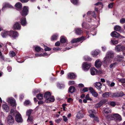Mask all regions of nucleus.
Instances as JSON below:
<instances>
[{"instance_id": "nucleus-1", "label": "nucleus", "mask_w": 125, "mask_h": 125, "mask_svg": "<svg viewBox=\"0 0 125 125\" xmlns=\"http://www.w3.org/2000/svg\"><path fill=\"white\" fill-rule=\"evenodd\" d=\"M106 117L108 120L114 119L116 121L120 122L122 120L121 116L118 114H117L113 115H108Z\"/></svg>"}, {"instance_id": "nucleus-2", "label": "nucleus", "mask_w": 125, "mask_h": 125, "mask_svg": "<svg viewBox=\"0 0 125 125\" xmlns=\"http://www.w3.org/2000/svg\"><path fill=\"white\" fill-rule=\"evenodd\" d=\"M6 121L9 125H12L14 122V119L12 116L10 115H9L6 118Z\"/></svg>"}, {"instance_id": "nucleus-3", "label": "nucleus", "mask_w": 125, "mask_h": 125, "mask_svg": "<svg viewBox=\"0 0 125 125\" xmlns=\"http://www.w3.org/2000/svg\"><path fill=\"white\" fill-rule=\"evenodd\" d=\"M29 11L28 7L24 6L23 7L22 11L20 12L21 15L23 16H25L27 15Z\"/></svg>"}, {"instance_id": "nucleus-4", "label": "nucleus", "mask_w": 125, "mask_h": 125, "mask_svg": "<svg viewBox=\"0 0 125 125\" xmlns=\"http://www.w3.org/2000/svg\"><path fill=\"white\" fill-rule=\"evenodd\" d=\"M7 101L12 106H15L16 105L15 100L13 98H8L7 100Z\"/></svg>"}, {"instance_id": "nucleus-5", "label": "nucleus", "mask_w": 125, "mask_h": 125, "mask_svg": "<svg viewBox=\"0 0 125 125\" xmlns=\"http://www.w3.org/2000/svg\"><path fill=\"white\" fill-rule=\"evenodd\" d=\"M90 67V64L89 63L87 62H84L82 65V69L84 71H87L89 70Z\"/></svg>"}, {"instance_id": "nucleus-6", "label": "nucleus", "mask_w": 125, "mask_h": 125, "mask_svg": "<svg viewBox=\"0 0 125 125\" xmlns=\"http://www.w3.org/2000/svg\"><path fill=\"white\" fill-rule=\"evenodd\" d=\"M115 49L116 51L120 52L125 50V47L124 46L122 45L121 44L118 45L116 46Z\"/></svg>"}, {"instance_id": "nucleus-7", "label": "nucleus", "mask_w": 125, "mask_h": 125, "mask_svg": "<svg viewBox=\"0 0 125 125\" xmlns=\"http://www.w3.org/2000/svg\"><path fill=\"white\" fill-rule=\"evenodd\" d=\"M19 35L18 33L16 31H10L9 36L13 39H15L16 37H18Z\"/></svg>"}, {"instance_id": "nucleus-8", "label": "nucleus", "mask_w": 125, "mask_h": 125, "mask_svg": "<svg viewBox=\"0 0 125 125\" xmlns=\"http://www.w3.org/2000/svg\"><path fill=\"white\" fill-rule=\"evenodd\" d=\"M86 38L83 37L73 39L71 41L72 43L77 42L80 41H83L86 39Z\"/></svg>"}, {"instance_id": "nucleus-9", "label": "nucleus", "mask_w": 125, "mask_h": 125, "mask_svg": "<svg viewBox=\"0 0 125 125\" xmlns=\"http://www.w3.org/2000/svg\"><path fill=\"white\" fill-rule=\"evenodd\" d=\"M107 101V100H101L99 103L95 104V108H97L100 107Z\"/></svg>"}, {"instance_id": "nucleus-10", "label": "nucleus", "mask_w": 125, "mask_h": 125, "mask_svg": "<svg viewBox=\"0 0 125 125\" xmlns=\"http://www.w3.org/2000/svg\"><path fill=\"white\" fill-rule=\"evenodd\" d=\"M15 120L16 121L18 122H22V119L21 114L19 113L16 114L15 116Z\"/></svg>"}, {"instance_id": "nucleus-11", "label": "nucleus", "mask_w": 125, "mask_h": 125, "mask_svg": "<svg viewBox=\"0 0 125 125\" xmlns=\"http://www.w3.org/2000/svg\"><path fill=\"white\" fill-rule=\"evenodd\" d=\"M112 59L108 56H106V55L103 59L104 62L106 64L109 63H111L112 61Z\"/></svg>"}, {"instance_id": "nucleus-12", "label": "nucleus", "mask_w": 125, "mask_h": 125, "mask_svg": "<svg viewBox=\"0 0 125 125\" xmlns=\"http://www.w3.org/2000/svg\"><path fill=\"white\" fill-rule=\"evenodd\" d=\"M103 113L106 114L110 113L111 112V109L108 107H104L103 108Z\"/></svg>"}, {"instance_id": "nucleus-13", "label": "nucleus", "mask_w": 125, "mask_h": 125, "mask_svg": "<svg viewBox=\"0 0 125 125\" xmlns=\"http://www.w3.org/2000/svg\"><path fill=\"white\" fill-rule=\"evenodd\" d=\"M10 32V31H3L1 32V35L3 38L6 37L8 35H9Z\"/></svg>"}, {"instance_id": "nucleus-14", "label": "nucleus", "mask_w": 125, "mask_h": 125, "mask_svg": "<svg viewBox=\"0 0 125 125\" xmlns=\"http://www.w3.org/2000/svg\"><path fill=\"white\" fill-rule=\"evenodd\" d=\"M8 7L10 8H12V6L10 4L8 3H4L3 4V7L1 9V10L3 11H4L5 10L6 8Z\"/></svg>"}, {"instance_id": "nucleus-15", "label": "nucleus", "mask_w": 125, "mask_h": 125, "mask_svg": "<svg viewBox=\"0 0 125 125\" xmlns=\"http://www.w3.org/2000/svg\"><path fill=\"white\" fill-rule=\"evenodd\" d=\"M102 62L100 59L97 60L95 63V67L98 68L100 67L102 65Z\"/></svg>"}, {"instance_id": "nucleus-16", "label": "nucleus", "mask_w": 125, "mask_h": 125, "mask_svg": "<svg viewBox=\"0 0 125 125\" xmlns=\"http://www.w3.org/2000/svg\"><path fill=\"white\" fill-rule=\"evenodd\" d=\"M20 23L23 26H26L27 24L26 19L25 17L21 18L20 20Z\"/></svg>"}, {"instance_id": "nucleus-17", "label": "nucleus", "mask_w": 125, "mask_h": 125, "mask_svg": "<svg viewBox=\"0 0 125 125\" xmlns=\"http://www.w3.org/2000/svg\"><path fill=\"white\" fill-rule=\"evenodd\" d=\"M89 90L91 93L94 97H97L98 95V94L92 87L89 88Z\"/></svg>"}, {"instance_id": "nucleus-18", "label": "nucleus", "mask_w": 125, "mask_h": 125, "mask_svg": "<svg viewBox=\"0 0 125 125\" xmlns=\"http://www.w3.org/2000/svg\"><path fill=\"white\" fill-rule=\"evenodd\" d=\"M21 26L19 23L16 22L13 25V28L14 29L17 30H20L21 29Z\"/></svg>"}, {"instance_id": "nucleus-19", "label": "nucleus", "mask_w": 125, "mask_h": 125, "mask_svg": "<svg viewBox=\"0 0 125 125\" xmlns=\"http://www.w3.org/2000/svg\"><path fill=\"white\" fill-rule=\"evenodd\" d=\"M106 56L112 59L114 57V54L113 52L112 51H108L106 54Z\"/></svg>"}, {"instance_id": "nucleus-20", "label": "nucleus", "mask_w": 125, "mask_h": 125, "mask_svg": "<svg viewBox=\"0 0 125 125\" xmlns=\"http://www.w3.org/2000/svg\"><path fill=\"white\" fill-rule=\"evenodd\" d=\"M111 35L112 37L118 38L120 36V34L115 31L112 32L111 34Z\"/></svg>"}, {"instance_id": "nucleus-21", "label": "nucleus", "mask_w": 125, "mask_h": 125, "mask_svg": "<svg viewBox=\"0 0 125 125\" xmlns=\"http://www.w3.org/2000/svg\"><path fill=\"white\" fill-rule=\"evenodd\" d=\"M100 53V51L99 50H96L92 52L91 54L94 57H95Z\"/></svg>"}, {"instance_id": "nucleus-22", "label": "nucleus", "mask_w": 125, "mask_h": 125, "mask_svg": "<svg viewBox=\"0 0 125 125\" xmlns=\"http://www.w3.org/2000/svg\"><path fill=\"white\" fill-rule=\"evenodd\" d=\"M16 9L18 10H21L22 7V5L21 3L18 2L16 3L15 5Z\"/></svg>"}, {"instance_id": "nucleus-23", "label": "nucleus", "mask_w": 125, "mask_h": 125, "mask_svg": "<svg viewBox=\"0 0 125 125\" xmlns=\"http://www.w3.org/2000/svg\"><path fill=\"white\" fill-rule=\"evenodd\" d=\"M75 32L77 35H80L83 32V31L81 28H77L75 29Z\"/></svg>"}, {"instance_id": "nucleus-24", "label": "nucleus", "mask_w": 125, "mask_h": 125, "mask_svg": "<svg viewBox=\"0 0 125 125\" xmlns=\"http://www.w3.org/2000/svg\"><path fill=\"white\" fill-rule=\"evenodd\" d=\"M2 108L6 112H8L9 111V108L8 106L6 104H3L2 105Z\"/></svg>"}, {"instance_id": "nucleus-25", "label": "nucleus", "mask_w": 125, "mask_h": 125, "mask_svg": "<svg viewBox=\"0 0 125 125\" xmlns=\"http://www.w3.org/2000/svg\"><path fill=\"white\" fill-rule=\"evenodd\" d=\"M90 72L91 75H94L97 74V71L94 68H92L91 69Z\"/></svg>"}, {"instance_id": "nucleus-26", "label": "nucleus", "mask_w": 125, "mask_h": 125, "mask_svg": "<svg viewBox=\"0 0 125 125\" xmlns=\"http://www.w3.org/2000/svg\"><path fill=\"white\" fill-rule=\"evenodd\" d=\"M55 99L53 96H50L47 99L45 100V102L47 103H49L50 102H53L54 101Z\"/></svg>"}, {"instance_id": "nucleus-27", "label": "nucleus", "mask_w": 125, "mask_h": 125, "mask_svg": "<svg viewBox=\"0 0 125 125\" xmlns=\"http://www.w3.org/2000/svg\"><path fill=\"white\" fill-rule=\"evenodd\" d=\"M68 75V78L69 79H73L76 76V75L73 73H70Z\"/></svg>"}, {"instance_id": "nucleus-28", "label": "nucleus", "mask_w": 125, "mask_h": 125, "mask_svg": "<svg viewBox=\"0 0 125 125\" xmlns=\"http://www.w3.org/2000/svg\"><path fill=\"white\" fill-rule=\"evenodd\" d=\"M94 110H90L88 111V112L90 114L89 116L91 117H94V115L93 114L94 113Z\"/></svg>"}, {"instance_id": "nucleus-29", "label": "nucleus", "mask_w": 125, "mask_h": 125, "mask_svg": "<svg viewBox=\"0 0 125 125\" xmlns=\"http://www.w3.org/2000/svg\"><path fill=\"white\" fill-rule=\"evenodd\" d=\"M95 87L98 89H100L102 87V84L100 82H97L95 85Z\"/></svg>"}, {"instance_id": "nucleus-30", "label": "nucleus", "mask_w": 125, "mask_h": 125, "mask_svg": "<svg viewBox=\"0 0 125 125\" xmlns=\"http://www.w3.org/2000/svg\"><path fill=\"white\" fill-rule=\"evenodd\" d=\"M75 91V89L73 86H71L69 89L68 91L71 93H73Z\"/></svg>"}, {"instance_id": "nucleus-31", "label": "nucleus", "mask_w": 125, "mask_h": 125, "mask_svg": "<svg viewBox=\"0 0 125 125\" xmlns=\"http://www.w3.org/2000/svg\"><path fill=\"white\" fill-rule=\"evenodd\" d=\"M83 116V114L80 113V112H79L76 115V117L78 119H80L82 118Z\"/></svg>"}, {"instance_id": "nucleus-32", "label": "nucleus", "mask_w": 125, "mask_h": 125, "mask_svg": "<svg viewBox=\"0 0 125 125\" xmlns=\"http://www.w3.org/2000/svg\"><path fill=\"white\" fill-rule=\"evenodd\" d=\"M51 94L49 92H46L44 95V97L45 98L47 99L48 98H49L51 96Z\"/></svg>"}, {"instance_id": "nucleus-33", "label": "nucleus", "mask_w": 125, "mask_h": 125, "mask_svg": "<svg viewBox=\"0 0 125 125\" xmlns=\"http://www.w3.org/2000/svg\"><path fill=\"white\" fill-rule=\"evenodd\" d=\"M58 37V35L57 34H55L53 35L51 38L52 41H53L55 40H56L57 39Z\"/></svg>"}, {"instance_id": "nucleus-34", "label": "nucleus", "mask_w": 125, "mask_h": 125, "mask_svg": "<svg viewBox=\"0 0 125 125\" xmlns=\"http://www.w3.org/2000/svg\"><path fill=\"white\" fill-rule=\"evenodd\" d=\"M109 92H106L102 94V96L103 97L107 98L109 96Z\"/></svg>"}, {"instance_id": "nucleus-35", "label": "nucleus", "mask_w": 125, "mask_h": 125, "mask_svg": "<svg viewBox=\"0 0 125 125\" xmlns=\"http://www.w3.org/2000/svg\"><path fill=\"white\" fill-rule=\"evenodd\" d=\"M114 29L116 31H120L121 30V27L119 25H116L114 27Z\"/></svg>"}, {"instance_id": "nucleus-36", "label": "nucleus", "mask_w": 125, "mask_h": 125, "mask_svg": "<svg viewBox=\"0 0 125 125\" xmlns=\"http://www.w3.org/2000/svg\"><path fill=\"white\" fill-rule=\"evenodd\" d=\"M110 94L111 95V96L112 97H119V95H118V93H111Z\"/></svg>"}, {"instance_id": "nucleus-37", "label": "nucleus", "mask_w": 125, "mask_h": 125, "mask_svg": "<svg viewBox=\"0 0 125 125\" xmlns=\"http://www.w3.org/2000/svg\"><path fill=\"white\" fill-rule=\"evenodd\" d=\"M18 113H19V112L16 111H14L13 109L11 110L10 111V114L12 115H14L15 114H17Z\"/></svg>"}, {"instance_id": "nucleus-38", "label": "nucleus", "mask_w": 125, "mask_h": 125, "mask_svg": "<svg viewBox=\"0 0 125 125\" xmlns=\"http://www.w3.org/2000/svg\"><path fill=\"white\" fill-rule=\"evenodd\" d=\"M112 44L113 45H115L117 44L118 43V41L117 40L115 41L113 39H112L111 40Z\"/></svg>"}, {"instance_id": "nucleus-39", "label": "nucleus", "mask_w": 125, "mask_h": 125, "mask_svg": "<svg viewBox=\"0 0 125 125\" xmlns=\"http://www.w3.org/2000/svg\"><path fill=\"white\" fill-rule=\"evenodd\" d=\"M83 59L85 61H90L91 60V59L87 56H86L83 57Z\"/></svg>"}, {"instance_id": "nucleus-40", "label": "nucleus", "mask_w": 125, "mask_h": 125, "mask_svg": "<svg viewBox=\"0 0 125 125\" xmlns=\"http://www.w3.org/2000/svg\"><path fill=\"white\" fill-rule=\"evenodd\" d=\"M71 1L74 5H77L79 3L77 0H71Z\"/></svg>"}, {"instance_id": "nucleus-41", "label": "nucleus", "mask_w": 125, "mask_h": 125, "mask_svg": "<svg viewBox=\"0 0 125 125\" xmlns=\"http://www.w3.org/2000/svg\"><path fill=\"white\" fill-rule=\"evenodd\" d=\"M9 54L10 56L11 57H13L15 55V52L12 51H10L9 52Z\"/></svg>"}, {"instance_id": "nucleus-42", "label": "nucleus", "mask_w": 125, "mask_h": 125, "mask_svg": "<svg viewBox=\"0 0 125 125\" xmlns=\"http://www.w3.org/2000/svg\"><path fill=\"white\" fill-rule=\"evenodd\" d=\"M60 41L62 43H64L66 42V40L65 38L61 37Z\"/></svg>"}, {"instance_id": "nucleus-43", "label": "nucleus", "mask_w": 125, "mask_h": 125, "mask_svg": "<svg viewBox=\"0 0 125 125\" xmlns=\"http://www.w3.org/2000/svg\"><path fill=\"white\" fill-rule=\"evenodd\" d=\"M57 85L58 87L60 89H62L64 87V84H60V83H58Z\"/></svg>"}, {"instance_id": "nucleus-44", "label": "nucleus", "mask_w": 125, "mask_h": 125, "mask_svg": "<svg viewBox=\"0 0 125 125\" xmlns=\"http://www.w3.org/2000/svg\"><path fill=\"white\" fill-rule=\"evenodd\" d=\"M31 110L30 109L27 110L26 112V115L28 116H30L31 113Z\"/></svg>"}, {"instance_id": "nucleus-45", "label": "nucleus", "mask_w": 125, "mask_h": 125, "mask_svg": "<svg viewBox=\"0 0 125 125\" xmlns=\"http://www.w3.org/2000/svg\"><path fill=\"white\" fill-rule=\"evenodd\" d=\"M37 97L39 99H41L43 98V95L41 94H39L38 95Z\"/></svg>"}, {"instance_id": "nucleus-46", "label": "nucleus", "mask_w": 125, "mask_h": 125, "mask_svg": "<svg viewBox=\"0 0 125 125\" xmlns=\"http://www.w3.org/2000/svg\"><path fill=\"white\" fill-rule=\"evenodd\" d=\"M43 45V46L45 47L44 50L45 51H50L51 50V48L48 47L44 44Z\"/></svg>"}, {"instance_id": "nucleus-47", "label": "nucleus", "mask_w": 125, "mask_h": 125, "mask_svg": "<svg viewBox=\"0 0 125 125\" xmlns=\"http://www.w3.org/2000/svg\"><path fill=\"white\" fill-rule=\"evenodd\" d=\"M24 104L26 105H30L31 103L29 100H26L24 102Z\"/></svg>"}, {"instance_id": "nucleus-48", "label": "nucleus", "mask_w": 125, "mask_h": 125, "mask_svg": "<svg viewBox=\"0 0 125 125\" xmlns=\"http://www.w3.org/2000/svg\"><path fill=\"white\" fill-rule=\"evenodd\" d=\"M117 63L116 62H115L112 64H111L110 65V68L115 67Z\"/></svg>"}, {"instance_id": "nucleus-49", "label": "nucleus", "mask_w": 125, "mask_h": 125, "mask_svg": "<svg viewBox=\"0 0 125 125\" xmlns=\"http://www.w3.org/2000/svg\"><path fill=\"white\" fill-rule=\"evenodd\" d=\"M86 26H87V25L84 22H83L82 24V27L84 28H85V29H87L88 28L87 27H86Z\"/></svg>"}, {"instance_id": "nucleus-50", "label": "nucleus", "mask_w": 125, "mask_h": 125, "mask_svg": "<svg viewBox=\"0 0 125 125\" xmlns=\"http://www.w3.org/2000/svg\"><path fill=\"white\" fill-rule=\"evenodd\" d=\"M42 48L39 46H37L35 48V50L36 51L39 52L41 50Z\"/></svg>"}, {"instance_id": "nucleus-51", "label": "nucleus", "mask_w": 125, "mask_h": 125, "mask_svg": "<svg viewBox=\"0 0 125 125\" xmlns=\"http://www.w3.org/2000/svg\"><path fill=\"white\" fill-rule=\"evenodd\" d=\"M85 99L87 100L90 101L92 100V99L89 97V94H87L86 95L85 97Z\"/></svg>"}, {"instance_id": "nucleus-52", "label": "nucleus", "mask_w": 125, "mask_h": 125, "mask_svg": "<svg viewBox=\"0 0 125 125\" xmlns=\"http://www.w3.org/2000/svg\"><path fill=\"white\" fill-rule=\"evenodd\" d=\"M122 111L124 115L125 116V105H124L122 107Z\"/></svg>"}, {"instance_id": "nucleus-53", "label": "nucleus", "mask_w": 125, "mask_h": 125, "mask_svg": "<svg viewBox=\"0 0 125 125\" xmlns=\"http://www.w3.org/2000/svg\"><path fill=\"white\" fill-rule=\"evenodd\" d=\"M120 22L121 24H124L125 23V19L124 18H122L120 20Z\"/></svg>"}, {"instance_id": "nucleus-54", "label": "nucleus", "mask_w": 125, "mask_h": 125, "mask_svg": "<svg viewBox=\"0 0 125 125\" xmlns=\"http://www.w3.org/2000/svg\"><path fill=\"white\" fill-rule=\"evenodd\" d=\"M119 82L122 83H125V79H119Z\"/></svg>"}, {"instance_id": "nucleus-55", "label": "nucleus", "mask_w": 125, "mask_h": 125, "mask_svg": "<svg viewBox=\"0 0 125 125\" xmlns=\"http://www.w3.org/2000/svg\"><path fill=\"white\" fill-rule=\"evenodd\" d=\"M62 117L63 120L65 122H67L68 120L67 117L65 116H63Z\"/></svg>"}, {"instance_id": "nucleus-56", "label": "nucleus", "mask_w": 125, "mask_h": 125, "mask_svg": "<svg viewBox=\"0 0 125 125\" xmlns=\"http://www.w3.org/2000/svg\"><path fill=\"white\" fill-rule=\"evenodd\" d=\"M88 88L87 87H85L82 90V91H83V93H84L88 91Z\"/></svg>"}, {"instance_id": "nucleus-57", "label": "nucleus", "mask_w": 125, "mask_h": 125, "mask_svg": "<svg viewBox=\"0 0 125 125\" xmlns=\"http://www.w3.org/2000/svg\"><path fill=\"white\" fill-rule=\"evenodd\" d=\"M32 120V116H30L28 117L27 121L28 122L31 121Z\"/></svg>"}, {"instance_id": "nucleus-58", "label": "nucleus", "mask_w": 125, "mask_h": 125, "mask_svg": "<svg viewBox=\"0 0 125 125\" xmlns=\"http://www.w3.org/2000/svg\"><path fill=\"white\" fill-rule=\"evenodd\" d=\"M114 4L113 3H111L110 4H109L108 5V7L109 8H112L113 6V4Z\"/></svg>"}, {"instance_id": "nucleus-59", "label": "nucleus", "mask_w": 125, "mask_h": 125, "mask_svg": "<svg viewBox=\"0 0 125 125\" xmlns=\"http://www.w3.org/2000/svg\"><path fill=\"white\" fill-rule=\"evenodd\" d=\"M94 5L96 6L99 5H100L101 6H103V4L101 2H98L96 3Z\"/></svg>"}, {"instance_id": "nucleus-60", "label": "nucleus", "mask_w": 125, "mask_h": 125, "mask_svg": "<svg viewBox=\"0 0 125 125\" xmlns=\"http://www.w3.org/2000/svg\"><path fill=\"white\" fill-rule=\"evenodd\" d=\"M118 93V95H119V97L122 96L124 95V93L122 92H120L119 93Z\"/></svg>"}, {"instance_id": "nucleus-61", "label": "nucleus", "mask_w": 125, "mask_h": 125, "mask_svg": "<svg viewBox=\"0 0 125 125\" xmlns=\"http://www.w3.org/2000/svg\"><path fill=\"white\" fill-rule=\"evenodd\" d=\"M74 82L73 81H70L68 82V84L69 85H71L74 84Z\"/></svg>"}, {"instance_id": "nucleus-62", "label": "nucleus", "mask_w": 125, "mask_h": 125, "mask_svg": "<svg viewBox=\"0 0 125 125\" xmlns=\"http://www.w3.org/2000/svg\"><path fill=\"white\" fill-rule=\"evenodd\" d=\"M110 104L112 106H114L116 104L115 103L113 102H111L110 103Z\"/></svg>"}, {"instance_id": "nucleus-63", "label": "nucleus", "mask_w": 125, "mask_h": 125, "mask_svg": "<svg viewBox=\"0 0 125 125\" xmlns=\"http://www.w3.org/2000/svg\"><path fill=\"white\" fill-rule=\"evenodd\" d=\"M91 15L92 16L94 17L95 18H96V15H95V12L94 11H92V13Z\"/></svg>"}, {"instance_id": "nucleus-64", "label": "nucleus", "mask_w": 125, "mask_h": 125, "mask_svg": "<svg viewBox=\"0 0 125 125\" xmlns=\"http://www.w3.org/2000/svg\"><path fill=\"white\" fill-rule=\"evenodd\" d=\"M60 43L59 41H58L56 42L55 44V45L57 46H58L60 45Z\"/></svg>"}]
</instances>
